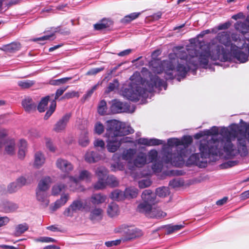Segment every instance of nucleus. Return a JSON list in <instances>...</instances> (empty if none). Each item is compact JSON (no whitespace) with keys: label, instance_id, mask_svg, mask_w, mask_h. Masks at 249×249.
Masks as SVG:
<instances>
[{"label":"nucleus","instance_id":"nucleus-1","mask_svg":"<svg viewBox=\"0 0 249 249\" xmlns=\"http://www.w3.org/2000/svg\"><path fill=\"white\" fill-rule=\"evenodd\" d=\"M178 52L173 54L176 58H172L173 54H169L170 60L163 61L159 66L160 70L155 72L160 73L164 72L166 80L173 79L177 77L178 81L185 78L188 71L195 74L199 66L203 68L207 67L209 59L226 61L230 59V55L221 45H217L211 48L194 47L186 50L182 47H177Z\"/></svg>","mask_w":249,"mask_h":249},{"label":"nucleus","instance_id":"nucleus-2","mask_svg":"<svg viewBox=\"0 0 249 249\" xmlns=\"http://www.w3.org/2000/svg\"><path fill=\"white\" fill-rule=\"evenodd\" d=\"M235 126L231 127L230 131L226 128H223L221 134L225 139L216 141L214 139L210 140L206 142H201L199 145L200 153L193 154L190 156L188 162L189 164H195L199 167H205L207 163L206 159L212 156H217L223 151L229 156H234L236 151L234 145L231 142L230 138L235 135Z\"/></svg>","mask_w":249,"mask_h":249},{"label":"nucleus","instance_id":"nucleus-3","mask_svg":"<svg viewBox=\"0 0 249 249\" xmlns=\"http://www.w3.org/2000/svg\"><path fill=\"white\" fill-rule=\"evenodd\" d=\"M130 80L131 82L128 87L123 90L122 95L132 101H137L141 98L150 99L154 89L160 91L162 88L165 90L167 86L166 82L156 75H151L150 80L146 82H142L140 76L135 78L134 75L130 77Z\"/></svg>","mask_w":249,"mask_h":249},{"label":"nucleus","instance_id":"nucleus-4","mask_svg":"<svg viewBox=\"0 0 249 249\" xmlns=\"http://www.w3.org/2000/svg\"><path fill=\"white\" fill-rule=\"evenodd\" d=\"M106 124L107 148L108 152L114 153L119 148L122 143L130 142L128 137H122L134 132L131 127L116 120H108Z\"/></svg>","mask_w":249,"mask_h":249},{"label":"nucleus","instance_id":"nucleus-5","mask_svg":"<svg viewBox=\"0 0 249 249\" xmlns=\"http://www.w3.org/2000/svg\"><path fill=\"white\" fill-rule=\"evenodd\" d=\"M190 136H184L181 139L170 138L167 140L169 147H163V159L166 163H175L181 161L185 156L186 148L192 142Z\"/></svg>","mask_w":249,"mask_h":249},{"label":"nucleus","instance_id":"nucleus-6","mask_svg":"<svg viewBox=\"0 0 249 249\" xmlns=\"http://www.w3.org/2000/svg\"><path fill=\"white\" fill-rule=\"evenodd\" d=\"M231 39L236 44H231V54L240 63L248 60L249 54V32L244 34H233Z\"/></svg>","mask_w":249,"mask_h":249},{"label":"nucleus","instance_id":"nucleus-7","mask_svg":"<svg viewBox=\"0 0 249 249\" xmlns=\"http://www.w3.org/2000/svg\"><path fill=\"white\" fill-rule=\"evenodd\" d=\"M8 131L5 128H0V152L4 145V150L7 154L12 155L15 153L16 146L13 139L7 138Z\"/></svg>","mask_w":249,"mask_h":249},{"label":"nucleus","instance_id":"nucleus-8","mask_svg":"<svg viewBox=\"0 0 249 249\" xmlns=\"http://www.w3.org/2000/svg\"><path fill=\"white\" fill-rule=\"evenodd\" d=\"M116 233H120L126 236V240H130L136 238L141 235V231L133 227H128L125 225H122L116 228Z\"/></svg>","mask_w":249,"mask_h":249},{"label":"nucleus","instance_id":"nucleus-9","mask_svg":"<svg viewBox=\"0 0 249 249\" xmlns=\"http://www.w3.org/2000/svg\"><path fill=\"white\" fill-rule=\"evenodd\" d=\"M233 126H236V127H234V128H235V135L234 136H232L230 138V141L231 143H232L231 140L232 139H234L236 137H237L238 131H239V126L237 124H232L231 125H230L229 129L226 127V128L228 129L229 130V131H231V127H233ZM223 128H225V127H222L221 128V129L220 130V132H219V134L221 135V137L219 138V139L215 138V137L218 134V133H219V128L217 126H213L210 129H205V132L206 133L205 134H206L207 136H211L212 135L213 136L210 140H212V139H214L215 140L218 141H221L222 140H224V139H225L224 137L222 135H221V134L220 133L221 129Z\"/></svg>","mask_w":249,"mask_h":249},{"label":"nucleus","instance_id":"nucleus-10","mask_svg":"<svg viewBox=\"0 0 249 249\" xmlns=\"http://www.w3.org/2000/svg\"><path fill=\"white\" fill-rule=\"evenodd\" d=\"M247 140L249 142V124L246 126L244 134L241 137H237L238 151L242 156H245L248 153Z\"/></svg>","mask_w":249,"mask_h":249},{"label":"nucleus","instance_id":"nucleus-11","mask_svg":"<svg viewBox=\"0 0 249 249\" xmlns=\"http://www.w3.org/2000/svg\"><path fill=\"white\" fill-rule=\"evenodd\" d=\"M70 183L71 185H70L71 190L74 191L76 188V186L79 181L85 180L89 181L91 178V174L87 170H82L79 173L78 177H74L72 176L68 177Z\"/></svg>","mask_w":249,"mask_h":249},{"label":"nucleus","instance_id":"nucleus-12","mask_svg":"<svg viewBox=\"0 0 249 249\" xmlns=\"http://www.w3.org/2000/svg\"><path fill=\"white\" fill-rule=\"evenodd\" d=\"M85 208L83 201L77 199L72 201L71 204L63 212V214L67 217H72L73 214L82 211Z\"/></svg>","mask_w":249,"mask_h":249},{"label":"nucleus","instance_id":"nucleus-13","mask_svg":"<svg viewBox=\"0 0 249 249\" xmlns=\"http://www.w3.org/2000/svg\"><path fill=\"white\" fill-rule=\"evenodd\" d=\"M129 109L128 105L127 103L115 99L112 101V105L110 107V110L113 113H119L127 112Z\"/></svg>","mask_w":249,"mask_h":249},{"label":"nucleus","instance_id":"nucleus-14","mask_svg":"<svg viewBox=\"0 0 249 249\" xmlns=\"http://www.w3.org/2000/svg\"><path fill=\"white\" fill-rule=\"evenodd\" d=\"M136 153V149L129 148L124 150L121 154L122 159L127 161L128 163V166L129 169H132L131 168V165L134 158L135 157Z\"/></svg>","mask_w":249,"mask_h":249},{"label":"nucleus","instance_id":"nucleus-15","mask_svg":"<svg viewBox=\"0 0 249 249\" xmlns=\"http://www.w3.org/2000/svg\"><path fill=\"white\" fill-rule=\"evenodd\" d=\"M147 163V156L145 153L141 152L135 156L131 165V170L135 167H142Z\"/></svg>","mask_w":249,"mask_h":249},{"label":"nucleus","instance_id":"nucleus-16","mask_svg":"<svg viewBox=\"0 0 249 249\" xmlns=\"http://www.w3.org/2000/svg\"><path fill=\"white\" fill-rule=\"evenodd\" d=\"M138 144L144 145L147 146H156L164 144L165 142L161 140L156 138H141L136 140Z\"/></svg>","mask_w":249,"mask_h":249},{"label":"nucleus","instance_id":"nucleus-17","mask_svg":"<svg viewBox=\"0 0 249 249\" xmlns=\"http://www.w3.org/2000/svg\"><path fill=\"white\" fill-rule=\"evenodd\" d=\"M56 166L62 172L67 174L73 169V166L71 163L62 158H59L56 160Z\"/></svg>","mask_w":249,"mask_h":249},{"label":"nucleus","instance_id":"nucleus-18","mask_svg":"<svg viewBox=\"0 0 249 249\" xmlns=\"http://www.w3.org/2000/svg\"><path fill=\"white\" fill-rule=\"evenodd\" d=\"M71 117V113H67L63 116L55 124L54 130L57 132H60L65 129Z\"/></svg>","mask_w":249,"mask_h":249},{"label":"nucleus","instance_id":"nucleus-19","mask_svg":"<svg viewBox=\"0 0 249 249\" xmlns=\"http://www.w3.org/2000/svg\"><path fill=\"white\" fill-rule=\"evenodd\" d=\"M105 156L97 152L88 151L85 155V160L89 163H95L99 161Z\"/></svg>","mask_w":249,"mask_h":249},{"label":"nucleus","instance_id":"nucleus-20","mask_svg":"<svg viewBox=\"0 0 249 249\" xmlns=\"http://www.w3.org/2000/svg\"><path fill=\"white\" fill-rule=\"evenodd\" d=\"M153 205L144 202L140 203L137 207V211L141 213H143L147 217H153L156 216L153 212H150V210ZM158 215H157V216Z\"/></svg>","mask_w":249,"mask_h":249},{"label":"nucleus","instance_id":"nucleus-21","mask_svg":"<svg viewBox=\"0 0 249 249\" xmlns=\"http://www.w3.org/2000/svg\"><path fill=\"white\" fill-rule=\"evenodd\" d=\"M49 196L47 192L36 190V198L40 203L41 205L44 207H47L49 204Z\"/></svg>","mask_w":249,"mask_h":249},{"label":"nucleus","instance_id":"nucleus-22","mask_svg":"<svg viewBox=\"0 0 249 249\" xmlns=\"http://www.w3.org/2000/svg\"><path fill=\"white\" fill-rule=\"evenodd\" d=\"M18 208L17 204L8 201H3L0 204V209L5 213H12Z\"/></svg>","mask_w":249,"mask_h":249},{"label":"nucleus","instance_id":"nucleus-23","mask_svg":"<svg viewBox=\"0 0 249 249\" xmlns=\"http://www.w3.org/2000/svg\"><path fill=\"white\" fill-rule=\"evenodd\" d=\"M142 198L143 201L154 205L156 195L150 190H145L142 194Z\"/></svg>","mask_w":249,"mask_h":249},{"label":"nucleus","instance_id":"nucleus-24","mask_svg":"<svg viewBox=\"0 0 249 249\" xmlns=\"http://www.w3.org/2000/svg\"><path fill=\"white\" fill-rule=\"evenodd\" d=\"M22 106L26 112H31L36 109V104L30 97H26L21 103Z\"/></svg>","mask_w":249,"mask_h":249},{"label":"nucleus","instance_id":"nucleus-25","mask_svg":"<svg viewBox=\"0 0 249 249\" xmlns=\"http://www.w3.org/2000/svg\"><path fill=\"white\" fill-rule=\"evenodd\" d=\"M51 183L52 178L49 176L45 177L39 181L36 190L47 192Z\"/></svg>","mask_w":249,"mask_h":249},{"label":"nucleus","instance_id":"nucleus-26","mask_svg":"<svg viewBox=\"0 0 249 249\" xmlns=\"http://www.w3.org/2000/svg\"><path fill=\"white\" fill-rule=\"evenodd\" d=\"M103 210L96 207L90 211L89 219L92 221L101 220L103 218Z\"/></svg>","mask_w":249,"mask_h":249},{"label":"nucleus","instance_id":"nucleus-27","mask_svg":"<svg viewBox=\"0 0 249 249\" xmlns=\"http://www.w3.org/2000/svg\"><path fill=\"white\" fill-rule=\"evenodd\" d=\"M107 212L109 217H116L120 213L119 206L115 202H111L107 206Z\"/></svg>","mask_w":249,"mask_h":249},{"label":"nucleus","instance_id":"nucleus-28","mask_svg":"<svg viewBox=\"0 0 249 249\" xmlns=\"http://www.w3.org/2000/svg\"><path fill=\"white\" fill-rule=\"evenodd\" d=\"M107 199V196L101 193L93 194L90 198V201L94 205H99L104 203Z\"/></svg>","mask_w":249,"mask_h":249},{"label":"nucleus","instance_id":"nucleus-29","mask_svg":"<svg viewBox=\"0 0 249 249\" xmlns=\"http://www.w3.org/2000/svg\"><path fill=\"white\" fill-rule=\"evenodd\" d=\"M68 194H64L61 195L60 199H57L54 203L53 205L51 206V210L55 211L61 206L64 205L69 199Z\"/></svg>","mask_w":249,"mask_h":249},{"label":"nucleus","instance_id":"nucleus-30","mask_svg":"<svg viewBox=\"0 0 249 249\" xmlns=\"http://www.w3.org/2000/svg\"><path fill=\"white\" fill-rule=\"evenodd\" d=\"M20 48V44L18 42H12L2 47V50L7 53H14Z\"/></svg>","mask_w":249,"mask_h":249},{"label":"nucleus","instance_id":"nucleus-31","mask_svg":"<svg viewBox=\"0 0 249 249\" xmlns=\"http://www.w3.org/2000/svg\"><path fill=\"white\" fill-rule=\"evenodd\" d=\"M217 38L220 42L227 46L230 44V35L227 32H223L220 33L217 35Z\"/></svg>","mask_w":249,"mask_h":249},{"label":"nucleus","instance_id":"nucleus-32","mask_svg":"<svg viewBox=\"0 0 249 249\" xmlns=\"http://www.w3.org/2000/svg\"><path fill=\"white\" fill-rule=\"evenodd\" d=\"M45 162L44 155L40 152H37L35 155L34 165L37 168L40 167Z\"/></svg>","mask_w":249,"mask_h":249},{"label":"nucleus","instance_id":"nucleus-33","mask_svg":"<svg viewBox=\"0 0 249 249\" xmlns=\"http://www.w3.org/2000/svg\"><path fill=\"white\" fill-rule=\"evenodd\" d=\"M138 194V190L134 187H129L124 191V196L126 198H132L136 197Z\"/></svg>","mask_w":249,"mask_h":249},{"label":"nucleus","instance_id":"nucleus-34","mask_svg":"<svg viewBox=\"0 0 249 249\" xmlns=\"http://www.w3.org/2000/svg\"><path fill=\"white\" fill-rule=\"evenodd\" d=\"M93 145L94 147L101 153V154H104V152L106 150V146L103 140L99 139H96L94 141Z\"/></svg>","mask_w":249,"mask_h":249},{"label":"nucleus","instance_id":"nucleus-35","mask_svg":"<svg viewBox=\"0 0 249 249\" xmlns=\"http://www.w3.org/2000/svg\"><path fill=\"white\" fill-rule=\"evenodd\" d=\"M141 15L140 12H134L125 16L121 20L122 23L126 24L138 18Z\"/></svg>","mask_w":249,"mask_h":249},{"label":"nucleus","instance_id":"nucleus-36","mask_svg":"<svg viewBox=\"0 0 249 249\" xmlns=\"http://www.w3.org/2000/svg\"><path fill=\"white\" fill-rule=\"evenodd\" d=\"M150 212H153L155 215H157L158 216L149 217L152 218H161L164 217L166 214L161 211L159 207H157L155 205H153L150 210Z\"/></svg>","mask_w":249,"mask_h":249},{"label":"nucleus","instance_id":"nucleus-37","mask_svg":"<svg viewBox=\"0 0 249 249\" xmlns=\"http://www.w3.org/2000/svg\"><path fill=\"white\" fill-rule=\"evenodd\" d=\"M34 81L30 80H19L17 82L18 85L22 89H29L35 84Z\"/></svg>","mask_w":249,"mask_h":249},{"label":"nucleus","instance_id":"nucleus-38","mask_svg":"<svg viewBox=\"0 0 249 249\" xmlns=\"http://www.w3.org/2000/svg\"><path fill=\"white\" fill-rule=\"evenodd\" d=\"M163 152V151H162ZM163 156V152H162V156ZM154 163L153 164L152 166V169L153 170L154 172L159 173L162 170V167H163V163H167L165 162L163 159V157L162 158V160L161 161H156L154 162ZM172 164H173L174 163H171ZM174 163H176L175 162Z\"/></svg>","mask_w":249,"mask_h":249},{"label":"nucleus","instance_id":"nucleus-39","mask_svg":"<svg viewBox=\"0 0 249 249\" xmlns=\"http://www.w3.org/2000/svg\"><path fill=\"white\" fill-rule=\"evenodd\" d=\"M146 156L147 161L148 163L155 162L157 161L158 158V151L155 149H152L148 152Z\"/></svg>","mask_w":249,"mask_h":249},{"label":"nucleus","instance_id":"nucleus-40","mask_svg":"<svg viewBox=\"0 0 249 249\" xmlns=\"http://www.w3.org/2000/svg\"><path fill=\"white\" fill-rule=\"evenodd\" d=\"M49 96H47L41 99L37 107V109L40 112L45 111L49 100Z\"/></svg>","mask_w":249,"mask_h":249},{"label":"nucleus","instance_id":"nucleus-41","mask_svg":"<svg viewBox=\"0 0 249 249\" xmlns=\"http://www.w3.org/2000/svg\"><path fill=\"white\" fill-rule=\"evenodd\" d=\"M71 77H64L58 79H52L49 82L50 84L53 86H60L62 84L66 83L69 80H71Z\"/></svg>","mask_w":249,"mask_h":249},{"label":"nucleus","instance_id":"nucleus-42","mask_svg":"<svg viewBox=\"0 0 249 249\" xmlns=\"http://www.w3.org/2000/svg\"><path fill=\"white\" fill-rule=\"evenodd\" d=\"M124 196V192L121 191L119 190H116L113 191L110 195V197L111 199L118 201L122 199Z\"/></svg>","mask_w":249,"mask_h":249},{"label":"nucleus","instance_id":"nucleus-43","mask_svg":"<svg viewBox=\"0 0 249 249\" xmlns=\"http://www.w3.org/2000/svg\"><path fill=\"white\" fill-rule=\"evenodd\" d=\"M95 173L98 178H106L107 177V170L106 168L104 166L98 167L96 170Z\"/></svg>","mask_w":249,"mask_h":249},{"label":"nucleus","instance_id":"nucleus-44","mask_svg":"<svg viewBox=\"0 0 249 249\" xmlns=\"http://www.w3.org/2000/svg\"><path fill=\"white\" fill-rule=\"evenodd\" d=\"M155 194L160 197H165L169 194V190L168 187L163 186L157 188Z\"/></svg>","mask_w":249,"mask_h":249},{"label":"nucleus","instance_id":"nucleus-45","mask_svg":"<svg viewBox=\"0 0 249 249\" xmlns=\"http://www.w3.org/2000/svg\"><path fill=\"white\" fill-rule=\"evenodd\" d=\"M119 87V83L117 79H114L112 82L109 83L106 92L109 93L117 89Z\"/></svg>","mask_w":249,"mask_h":249},{"label":"nucleus","instance_id":"nucleus-46","mask_svg":"<svg viewBox=\"0 0 249 249\" xmlns=\"http://www.w3.org/2000/svg\"><path fill=\"white\" fill-rule=\"evenodd\" d=\"M98 181L94 185V188L96 190L103 189L106 187L107 184L106 178H98Z\"/></svg>","mask_w":249,"mask_h":249},{"label":"nucleus","instance_id":"nucleus-47","mask_svg":"<svg viewBox=\"0 0 249 249\" xmlns=\"http://www.w3.org/2000/svg\"><path fill=\"white\" fill-rule=\"evenodd\" d=\"M106 180L107 185L112 187H116L119 184V182L116 178L112 175L108 176L106 178Z\"/></svg>","mask_w":249,"mask_h":249},{"label":"nucleus","instance_id":"nucleus-48","mask_svg":"<svg viewBox=\"0 0 249 249\" xmlns=\"http://www.w3.org/2000/svg\"><path fill=\"white\" fill-rule=\"evenodd\" d=\"M56 102L55 100H52V101L51 103V104L49 107V109L46 112L45 116H44V119L47 120L53 113L56 107Z\"/></svg>","mask_w":249,"mask_h":249},{"label":"nucleus","instance_id":"nucleus-49","mask_svg":"<svg viewBox=\"0 0 249 249\" xmlns=\"http://www.w3.org/2000/svg\"><path fill=\"white\" fill-rule=\"evenodd\" d=\"M107 109V103L104 100H101L98 107V112L101 115H105L106 113Z\"/></svg>","mask_w":249,"mask_h":249},{"label":"nucleus","instance_id":"nucleus-50","mask_svg":"<svg viewBox=\"0 0 249 249\" xmlns=\"http://www.w3.org/2000/svg\"><path fill=\"white\" fill-rule=\"evenodd\" d=\"M65 188L64 184L59 183L53 186L52 188V194L55 196L59 194Z\"/></svg>","mask_w":249,"mask_h":249},{"label":"nucleus","instance_id":"nucleus-51","mask_svg":"<svg viewBox=\"0 0 249 249\" xmlns=\"http://www.w3.org/2000/svg\"><path fill=\"white\" fill-rule=\"evenodd\" d=\"M107 24V20L106 19H103L100 22L95 24L94 25V29L96 30H100L108 27Z\"/></svg>","mask_w":249,"mask_h":249},{"label":"nucleus","instance_id":"nucleus-52","mask_svg":"<svg viewBox=\"0 0 249 249\" xmlns=\"http://www.w3.org/2000/svg\"><path fill=\"white\" fill-rule=\"evenodd\" d=\"M20 188L17 184V183L14 181L10 183L7 186V192L9 194H12L16 192Z\"/></svg>","mask_w":249,"mask_h":249},{"label":"nucleus","instance_id":"nucleus-53","mask_svg":"<svg viewBox=\"0 0 249 249\" xmlns=\"http://www.w3.org/2000/svg\"><path fill=\"white\" fill-rule=\"evenodd\" d=\"M79 144L83 146L86 147L89 144V139L87 133L82 135L79 140Z\"/></svg>","mask_w":249,"mask_h":249},{"label":"nucleus","instance_id":"nucleus-54","mask_svg":"<svg viewBox=\"0 0 249 249\" xmlns=\"http://www.w3.org/2000/svg\"><path fill=\"white\" fill-rule=\"evenodd\" d=\"M53 36V34L44 36L34 38L32 40L35 42H37L41 44H44L45 41L50 39V38L52 37Z\"/></svg>","mask_w":249,"mask_h":249},{"label":"nucleus","instance_id":"nucleus-55","mask_svg":"<svg viewBox=\"0 0 249 249\" xmlns=\"http://www.w3.org/2000/svg\"><path fill=\"white\" fill-rule=\"evenodd\" d=\"M29 227L26 223L18 225L16 228L17 234H22L28 230Z\"/></svg>","mask_w":249,"mask_h":249},{"label":"nucleus","instance_id":"nucleus-56","mask_svg":"<svg viewBox=\"0 0 249 249\" xmlns=\"http://www.w3.org/2000/svg\"><path fill=\"white\" fill-rule=\"evenodd\" d=\"M95 132L98 134H101L104 131V126L103 124L100 122H98L95 124L94 126Z\"/></svg>","mask_w":249,"mask_h":249},{"label":"nucleus","instance_id":"nucleus-57","mask_svg":"<svg viewBox=\"0 0 249 249\" xmlns=\"http://www.w3.org/2000/svg\"><path fill=\"white\" fill-rule=\"evenodd\" d=\"M138 184L139 187L143 189L149 187L151 185V182L149 179H143L140 180Z\"/></svg>","mask_w":249,"mask_h":249},{"label":"nucleus","instance_id":"nucleus-58","mask_svg":"<svg viewBox=\"0 0 249 249\" xmlns=\"http://www.w3.org/2000/svg\"><path fill=\"white\" fill-rule=\"evenodd\" d=\"M104 70V67L94 68L89 70L87 73V75H94Z\"/></svg>","mask_w":249,"mask_h":249},{"label":"nucleus","instance_id":"nucleus-59","mask_svg":"<svg viewBox=\"0 0 249 249\" xmlns=\"http://www.w3.org/2000/svg\"><path fill=\"white\" fill-rule=\"evenodd\" d=\"M37 242H45V243H54L56 240L53 238L49 237H40L36 240Z\"/></svg>","mask_w":249,"mask_h":249},{"label":"nucleus","instance_id":"nucleus-60","mask_svg":"<svg viewBox=\"0 0 249 249\" xmlns=\"http://www.w3.org/2000/svg\"><path fill=\"white\" fill-rule=\"evenodd\" d=\"M68 88V86L66 87H62L57 89L54 95V98L53 100H55V101L56 102V100L57 99L59 98V97H60L63 94V93Z\"/></svg>","mask_w":249,"mask_h":249},{"label":"nucleus","instance_id":"nucleus-61","mask_svg":"<svg viewBox=\"0 0 249 249\" xmlns=\"http://www.w3.org/2000/svg\"><path fill=\"white\" fill-rule=\"evenodd\" d=\"M182 184V182L178 179H173L170 181L169 185L170 187L175 188L180 186Z\"/></svg>","mask_w":249,"mask_h":249},{"label":"nucleus","instance_id":"nucleus-62","mask_svg":"<svg viewBox=\"0 0 249 249\" xmlns=\"http://www.w3.org/2000/svg\"><path fill=\"white\" fill-rule=\"evenodd\" d=\"M78 92L72 91L66 93L63 98L65 99H70L74 97H78Z\"/></svg>","mask_w":249,"mask_h":249},{"label":"nucleus","instance_id":"nucleus-63","mask_svg":"<svg viewBox=\"0 0 249 249\" xmlns=\"http://www.w3.org/2000/svg\"><path fill=\"white\" fill-rule=\"evenodd\" d=\"M15 182L19 186L20 188L25 185L26 184V179L23 177H20L17 178Z\"/></svg>","mask_w":249,"mask_h":249},{"label":"nucleus","instance_id":"nucleus-64","mask_svg":"<svg viewBox=\"0 0 249 249\" xmlns=\"http://www.w3.org/2000/svg\"><path fill=\"white\" fill-rule=\"evenodd\" d=\"M121 242V239H118L114 241H109L105 242V245L107 247H111L113 246L119 245Z\"/></svg>","mask_w":249,"mask_h":249}]
</instances>
